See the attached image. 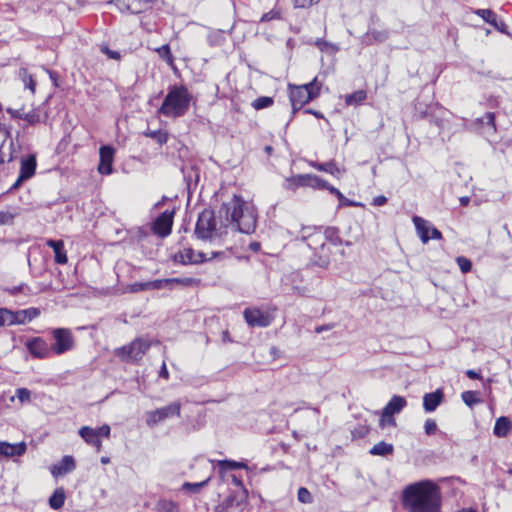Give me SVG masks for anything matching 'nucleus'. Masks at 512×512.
Returning a JSON list of instances; mask_svg holds the SVG:
<instances>
[{"label": "nucleus", "mask_w": 512, "mask_h": 512, "mask_svg": "<svg viewBox=\"0 0 512 512\" xmlns=\"http://www.w3.org/2000/svg\"><path fill=\"white\" fill-rule=\"evenodd\" d=\"M367 98V92L365 90H358L351 94L346 95L345 103L348 106L358 105L364 102Z\"/></svg>", "instance_id": "nucleus-29"}, {"label": "nucleus", "mask_w": 512, "mask_h": 512, "mask_svg": "<svg viewBox=\"0 0 512 512\" xmlns=\"http://www.w3.org/2000/svg\"><path fill=\"white\" fill-rule=\"evenodd\" d=\"M27 446L25 442L10 444L8 442H0V455L6 457L22 456L26 452Z\"/></svg>", "instance_id": "nucleus-20"}, {"label": "nucleus", "mask_w": 512, "mask_h": 512, "mask_svg": "<svg viewBox=\"0 0 512 512\" xmlns=\"http://www.w3.org/2000/svg\"><path fill=\"white\" fill-rule=\"evenodd\" d=\"M319 179L320 177L317 175L304 174L298 175L292 180V182L296 187H311L318 189Z\"/></svg>", "instance_id": "nucleus-26"}, {"label": "nucleus", "mask_w": 512, "mask_h": 512, "mask_svg": "<svg viewBox=\"0 0 512 512\" xmlns=\"http://www.w3.org/2000/svg\"><path fill=\"white\" fill-rule=\"evenodd\" d=\"M173 280V284H179L182 286H198L200 284L199 279L195 278H171Z\"/></svg>", "instance_id": "nucleus-45"}, {"label": "nucleus", "mask_w": 512, "mask_h": 512, "mask_svg": "<svg viewBox=\"0 0 512 512\" xmlns=\"http://www.w3.org/2000/svg\"><path fill=\"white\" fill-rule=\"evenodd\" d=\"M367 37L375 42H384L388 39L389 33L386 30H371L368 32Z\"/></svg>", "instance_id": "nucleus-38"}, {"label": "nucleus", "mask_w": 512, "mask_h": 512, "mask_svg": "<svg viewBox=\"0 0 512 512\" xmlns=\"http://www.w3.org/2000/svg\"><path fill=\"white\" fill-rule=\"evenodd\" d=\"M101 51H102L103 53H105V54H106L110 59H115V60H117V59H119V58H120V54H119V52H117V51H113V50H110L107 46L102 47V48H101Z\"/></svg>", "instance_id": "nucleus-57"}, {"label": "nucleus", "mask_w": 512, "mask_h": 512, "mask_svg": "<svg viewBox=\"0 0 512 512\" xmlns=\"http://www.w3.org/2000/svg\"><path fill=\"white\" fill-rule=\"evenodd\" d=\"M15 397H17L21 404L30 402L31 391L28 390L27 388H18L16 389Z\"/></svg>", "instance_id": "nucleus-41"}, {"label": "nucleus", "mask_w": 512, "mask_h": 512, "mask_svg": "<svg viewBox=\"0 0 512 512\" xmlns=\"http://www.w3.org/2000/svg\"><path fill=\"white\" fill-rule=\"evenodd\" d=\"M324 235L332 244L351 245L359 237V231L352 226H327Z\"/></svg>", "instance_id": "nucleus-4"}, {"label": "nucleus", "mask_w": 512, "mask_h": 512, "mask_svg": "<svg viewBox=\"0 0 512 512\" xmlns=\"http://www.w3.org/2000/svg\"><path fill=\"white\" fill-rule=\"evenodd\" d=\"M304 113L312 114V115H314L318 119H323L324 118V115L321 112L313 110V109H305Z\"/></svg>", "instance_id": "nucleus-63"}, {"label": "nucleus", "mask_w": 512, "mask_h": 512, "mask_svg": "<svg viewBox=\"0 0 512 512\" xmlns=\"http://www.w3.org/2000/svg\"><path fill=\"white\" fill-rule=\"evenodd\" d=\"M54 343L50 346L52 353L62 355L71 351L75 346L73 334L70 329L56 328L51 331Z\"/></svg>", "instance_id": "nucleus-6"}, {"label": "nucleus", "mask_w": 512, "mask_h": 512, "mask_svg": "<svg viewBox=\"0 0 512 512\" xmlns=\"http://www.w3.org/2000/svg\"><path fill=\"white\" fill-rule=\"evenodd\" d=\"M75 469V461L72 456H64L59 464L51 467V473L54 477L65 475Z\"/></svg>", "instance_id": "nucleus-23"}, {"label": "nucleus", "mask_w": 512, "mask_h": 512, "mask_svg": "<svg viewBox=\"0 0 512 512\" xmlns=\"http://www.w3.org/2000/svg\"><path fill=\"white\" fill-rule=\"evenodd\" d=\"M22 120L26 121L29 125H36L37 123H40L43 121L41 108L37 107L29 112H24Z\"/></svg>", "instance_id": "nucleus-31"}, {"label": "nucleus", "mask_w": 512, "mask_h": 512, "mask_svg": "<svg viewBox=\"0 0 512 512\" xmlns=\"http://www.w3.org/2000/svg\"><path fill=\"white\" fill-rule=\"evenodd\" d=\"M407 405V401L403 396L394 395L387 405L382 410V417L380 419V425L382 427L386 425H395L393 415L400 413Z\"/></svg>", "instance_id": "nucleus-8"}, {"label": "nucleus", "mask_w": 512, "mask_h": 512, "mask_svg": "<svg viewBox=\"0 0 512 512\" xmlns=\"http://www.w3.org/2000/svg\"><path fill=\"white\" fill-rule=\"evenodd\" d=\"M329 192H330L331 194H334V195L338 198V200H339L340 204H342V205H347V206L354 205V203H353L352 201L348 200V199H347V198H346V197H345V196H344V195H343V194H342V193H341L337 188H335L334 186H332V185H331V187H329Z\"/></svg>", "instance_id": "nucleus-47"}, {"label": "nucleus", "mask_w": 512, "mask_h": 512, "mask_svg": "<svg viewBox=\"0 0 512 512\" xmlns=\"http://www.w3.org/2000/svg\"><path fill=\"white\" fill-rule=\"evenodd\" d=\"M7 112L11 115L13 119H23L25 111L24 107H21L19 109L8 108Z\"/></svg>", "instance_id": "nucleus-54"}, {"label": "nucleus", "mask_w": 512, "mask_h": 512, "mask_svg": "<svg viewBox=\"0 0 512 512\" xmlns=\"http://www.w3.org/2000/svg\"><path fill=\"white\" fill-rule=\"evenodd\" d=\"M289 97L293 114L300 110L306 103L313 100V94L308 92L304 85H289Z\"/></svg>", "instance_id": "nucleus-10"}, {"label": "nucleus", "mask_w": 512, "mask_h": 512, "mask_svg": "<svg viewBox=\"0 0 512 512\" xmlns=\"http://www.w3.org/2000/svg\"><path fill=\"white\" fill-rule=\"evenodd\" d=\"M226 226H195V235L198 239L211 243H220Z\"/></svg>", "instance_id": "nucleus-12"}, {"label": "nucleus", "mask_w": 512, "mask_h": 512, "mask_svg": "<svg viewBox=\"0 0 512 512\" xmlns=\"http://www.w3.org/2000/svg\"><path fill=\"white\" fill-rule=\"evenodd\" d=\"M476 14L480 16L485 22L492 25L496 30L501 33L509 34L507 31V25L502 21L498 20L495 12L490 9H478Z\"/></svg>", "instance_id": "nucleus-18"}, {"label": "nucleus", "mask_w": 512, "mask_h": 512, "mask_svg": "<svg viewBox=\"0 0 512 512\" xmlns=\"http://www.w3.org/2000/svg\"><path fill=\"white\" fill-rule=\"evenodd\" d=\"M151 343L144 338H136L129 345L123 346L116 351L117 356L126 361H138L150 348Z\"/></svg>", "instance_id": "nucleus-5"}, {"label": "nucleus", "mask_w": 512, "mask_h": 512, "mask_svg": "<svg viewBox=\"0 0 512 512\" xmlns=\"http://www.w3.org/2000/svg\"><path fill=\"white\" fill-rule=\"evenodd\" d=\"M95 430H96V432L98 434L99 439L101 437L109 438V436H110L111 429H110V426L107 425V424H104V425H102L101 427H99L98 429H95Z\"/></svg>", "instance_id": "nucleus-52"}, {"label": "nucleus", "mask_w": 512, "mask_h": 512, "mask_svg": "<svg viewBox=\"0 0 512 512\" xmlns=\"http://www.w3.org/2000/svg\"><path fill=\"white\" fill-rule=\"evenodd\" d=\"M191 100L192 95L185 86H170L159 113L169 118L182 117L187 113Z\"/></svg>", "instance_id": "nucleus-2"}, {"label": "nucleus", "mask_w": 512, "mask_h": 512, "mask_svg": "<svg viewBox=\"0 0 512 512\" xmlns=\"http://www.w3.org/2000/svg\"><path fill=\"white\" fill-rule=\"evenodd\" d=\"M279 17H280L279 13L272 10V11H269V12L263 14V16L261 17V22H267L272 19H277Z\"/></svg>", "instance_id": "nucleus-56"}, {"label": "nucleus", "mask_w": 512, "mask_h": 512, "mask_svg": "<svg viewBox=\"0 0 512 512\" xmlns=\"http://www.w3.org/2000/svg\"><path fill=\"white\" fill-rule=\"evenodd\" d=\"M175 206L169 203L166 206L165 198L154 204L151 216L154 218L150 224H173Z\"/></svg>", "instance_id": "nucleus-9"}, {"label": "nucleus", "mask_w": 512, "mask_h": 512, "mask_svg": "<svg viewBox=\"0 0 512 512\" xmlns=\"http://www.w3.org/2000/svg\"><path fill=\"white\" fill-rule=\"evenodd\" d=\"M444 394L441 390L427 393L423 396V408L426 412H433L442 403Z\"/></svg>", "instance_id": "nucleus-21"}, {"label": "nucleus", "mask_w": 512, "mask_h": 512, "mask_svg": "<svg viewBox=\"0 0 512 512\" xmlns=\"http://www.w3.org/2000/svg\"><path fill=\"white\" fill-rule=\"evenodd\" d=\"M238 229L237 231L239 232H242V233H253L255 231V226H251V225H248V226H237Z\"/></svg>", "instance_id": "nucleus-59"}, {"label": "nucleus", "mask_w": 512, "mask_h": 512, "mask_svg": "<svg viewBox=\"0 0 512 512\" xmlns=\"http://www.w3.org/2000/svg\"><path fill=\"white\" fill-rule=\"evenodd\" d=\"M26 347L29 353L35 358L45 359L52 354L51 347L46 340L41 337H34L27 341Z\"/></svg>", "instance_id": "nucleus-13"}, {"label": "nucleus", "mask_w": 512, "mask_h": 512, "mask_svg": "<svg viewBox=\"0 0 512 512\" xmlns=\"http://www.w3.org/2000/svg\"><path fill=\"white\" fill-rule=\"evenodd\" d=\"M182 404L180 401H175L165 407L148 411L146 413V424L149 427H154L158 423L165 421L169 418L179 417L181 414Z\"/></svg>", "instance_id": "nucleus-7"}, {"label": "nucleus", "mask_w": 512, "mask_h": 512, "mask_svg": "<svg viewBox=\"0 0 512 512\" xmlns=\"http://www.w3.org/2000/svg\"><path fill=\"white\" fill-rule=\"evenodd\" d=\"M511 428V422L507 417H500L496 420L494 434L498 437H505Z\"/></svg>", "instance_id": "nucleus-27"}, {"label": "nucleus", "mask_w": 512, "mask_h": 512, "mask_svg": "<svg viewBox=\"0 0 512 512\" xmlns=\"http://www.w3.org/2000/svg\"><path fill=\"white\" fill-rule=\"evenodd\" d=\"M312 166L319 171H324L332 175H338L340 173L339 168L332 161L327 163H312Z\"/></svg>", "instance_id": "nucleus-35"}, {"label": "nucleus", "mask_w": 512, "mask_h": 512, "mask_svg": "<svg viewBox=\"0 0 512 512\" xmlns=\"http://www.w3.org/2000/svg\"><path fill=\"white\" fill-rule=\"evenodd\" d=\"M173 285V280L169 279H157L153 281H147L146 287L148 290H160L164 288H170Z\"/></svg>", "instance_id": "nucleus-34"}, {"label": "nucleus", "mask_w": 512, "mask_h": 512, "mask_svg": "<svg viewBox=\"0 0 512 512\" xmlns=\"http://www.w3.org/2000/svg\"><path fill=\"white\" fill-rule=\"evenodd\" d=\"M316 45H317V46H318L322 51H323V50H325V49H327V48L335 49V46H334L333 44L328 43V42H326V41H324V40H321V39H318V40L316 41Z\"/></svg>", "instance_id": "nucleus-58"}, {"label": "nucleus", "mask_w": 512, "mask_h": 512, "mask_svg": "<svg viewBox=\"0 0 512 512\" xmlns=\"http://www.w3.org/2000/svg\"><path fill=\"white\" fill-rule=\"evenodd\" d=\"M79 435L87 444L94 446L98 452L101 450L102 442L95 429L89 426H83L79 429Z\"/></svg>", "instance_id": "nucleus-22"}, {"label": "nucleus", "mask_w": 512, "mask_h": 512, "mask_svg": "<svg viewBox=\"0 0 512 512\" xmlns=\"http://www.w3.org/2000/svg\"><path fill=\"white\" fill-rule=\"evenodd\" d=\"M219 214L221 218L231 224H256L257 216L253 206L246 203L240 196L234 195L232 199L222 204Z\"/></svg>", "instance_id": "nucleus-3"}, {"label": "nucleus", "mask_w": 512, "mask_h": 512, "mask_svg": "<svg viewBox=\"0 0 512 512\" xmlns=\"http://www.w3.org/2000/svg\"><path fill=\"white\" fill-rule=\"evenodd\" d=\"M47 246L51 247L55 253V262L58 264H66L68 259L64 251V243L62 240H48Z\"/></svg>", "instance_id": "nucleus-25"}, {"label": "nucleus", "mask_w": 512, "mask_h": 512, "mask_svg": "<svg viewBox=\"0 0 512 512\" xmlns=\"http://www.w3.org/2000/svg\"><path fill=\"white\" fill-rule=\"evenodd\" d=\"M319 2V0H294L295 7L305 8L312 5H315Z\"/></svg>", "instance_id": "nucleus-53"}, {"label": "nucleus", "mask_w": 512, "mask_h": 512, "mask_svg": "<svg viewBox=\"0 0 512 512\" xmlns=\"http://www.w3.org/2000/svg\"><path fill=\"white\" fill-rule=\"evenodd\" d=\"M387 202V198L385 196H377L373 199V205L382 206Z\"/></svg>", "instance_id": "nucleus-60"}, {"label": "nucleus", "mask_w": 512, "mask_h": 512, "mask_svg": "<svg viewBox=\"0 0 512 512\" xmlns=\"http://www.w3.org/2000/svg\"><path fill=\"white\" fill-rule=\"evenodd\" d=\"M416 234L423 244H426L430 239L441 238V232L434 226H416Z\"/></svg>", "instance_id": "nucleus-24"}, {"label": "nucleus", "mask_w": 512, "mask_h": 512, "mask_svg": "<svg viewBox=\"0 0 512 512\" xmlns=\"http://www.w3.org/2000/svg\"><path fill=\"white\" fill-rule=\"evenodd\" d=\"M157 512H178V509L174 503L163 500L158 502Z\"/></svg>", "instance_id": "nucleus-42"}, {"label": "nucleus", "mask_w": 512, "mask_h": 512, "mask_svg": "<svg viewBox=\"0 0 512 512\" xmlns=\"http://www.w3.org/2000/svg\"><path fill=\"white\" fill-rule=\"evenodd\" d=\"M175 260L182 264H198L206 260L201 252H195L191 248H184L175 255Z\"/></svg>", "instance_id": "nucleus-17"}, {"label": "nucleus", "mask_w": 512, "mask_h": 512, "mask_svg": "<svg viewBox=\"0 0 512 512\" xmlns=\"http://www.w3.org/2000/svg\"><path fill=\"white\" fill-rule=\"evenodd\" d=\"M11 326V310L0 308V326Z\"/></svg>", "instance_id": "nucleus-49"}, {"label": "nucleus", "mask_w": 512, "mask_h": 512, "mask_svg": "<svg viewBox=\"0 0 512 512\" xmlns=\"http://www.w3.org/2000/svg\"><path fill=\"white\" fill-rule=\"evenodd\" d=\"M218 466L221 472L233 469L247 468V465L244 462H237L233 460H220L218 461Z\"/></svg>", "instance_id": "nucleus-32"}, {"label": "nucleus", "mask_w": 512, "mask_h": 512, "mask_svg": "<svg viewBox=\"0 0 512 512\" xmlns=\"http://www.w3.org/2000/svg\"><path fill=\"white\" fill-rule=\"evenodd\" d=\"M461 398L463 402L469 407H473L481 402L479 393L476 391H464L461 395Z\"/></svg>", "instance_id": "nucleus-33"}, {"label": "nucleus", "mask_w": 512, "mask_h": 512, "mask_svg": "<svg viewBox=\"0 0 512 512\" xmlns=\"http://www.w3.org/2000/svg\"><path fill=\"white\" fill-rule=\"evenodd\" d=\"M481 124L487 125L492 133L496 132L495 114L492 112L486 113L482 118L478 119Z\"/></svg>", "instance_id": "nucleus-39"}, {"label": "nucleus", "mask_w": 512, "mask_h": 512, "mask_svg": "<svg viewBox=\"0 0 512 512\" xmlns=\"http://www.w3.org/2000/svg\"><path fill=\"white\" fill-rule=\"evenodd\" d=\"M159 376L164 378V379H168L169 378V372H168V369H167V366H166V363L163 362L162 366H161V369H160V372H159Z\"/></svg>", "instance_id": "nucleus-62"}, {"label": "nucleus", "mask_w": 512, "mask_h": 512, "mask_svg": "<svg viewBox=\"0 0 512 512\" xmlns=\"http://www.w3.org/2000/svg\"><path fill=\"white\" fill-rule=\"evenodd\" d=\"M11 220V215L6 212H0V224H4L5 222H8Z\"/></svg>", "instance_id": "nucleus-64"}, {"label": "nucleus", "mask_w": 512, "mask_h": 512, "mask_svg": "<svg viewBox=\"0 0 512 512\" xmlns=\"http://www.w3.org/2000/svg\"><path fill=\"white\" fill-rule=\"evenodd\" d=\"M209 480L210 478L208 477L207 479L197 483L186 482L183 484V488L196 493L199 492L209 482Z\"/></svg>", "instance_id": "nucleus-43"}, {"label": "nucleus", "mask_w": 512, "mask_h": 512, "mask_svg": "<svg viewBox=\"0 0 512 512\" xmlns=\"http://www.w3.org/2000/svg\"><path fill=\"white\" fill-rule=\"evenodd\" d=\"M100 162L98 165V171L100 174L109 175L113 171V160L115 150L109 145H103L100 147Z\"/></svg>", "instance_id": "nucleus-15"}, {"label": "nucleus", "mask_w": 512, "mask_h": 512, "mask_svg": "<svg viewBox=\"0 0 512 512\" xmlns=\"http://www.w3.org/2000/svg\"><path fill=\"white\" fill-rule=\"evenodd\" d=\"M155 51L157 52L161 59L167 62V64H173L174 59L171 54L170 46L168 44H164L161 47L156 48Z\"/></svg>", "instance_id": "nucleus-36"}, {"label": "nucleus", "mask_w": 512, "mask_h": 512, "mask_svg": "<svg viewBox=\"0 0 512 512\" xmlns=\"http://www.w3.org/2000/svg\"><path fill=\"white\" fill-rule=\"evenodd\" d=\"M456 262H457L461 272L464 273V274L468 273L471 270V268H472L471 261L468 258L464 257V256H458L456 258Z\"/></svg>", "instance_id": "nucleus-44"}, {"label": "nucleus", "mask_w": 512, "mask_h": 512, "mask_svg": "<svg viewBox=\"0 0 512 512\" xmlns=\"http://www.w3.org/2000/svg\"><path fill=\"white\" fill-rule=\"evenodd\" d=\"M273 102L274 100L272 97L261 96L252 102V107L256 110H261L270 107L273 104Z\"/></svg>", "instance_id": "nucleus-37"}, {"label": "nucleus", "mask_w": 512, "mask_h": 512, "mask_svg": "<svg viewBox=\"0 0 512 512\" xmlns=\"http://www.w3.org/2000/svg\"><path fill=\"white\" fill-rule=\"evenodd\" d=\"M155 0H114L115 5L121 12L138 14L143 12Z\"/></svg>", "instance_id": "nucleus-14"}, {"label": "nucleus", "mask_w": 512, "mask_h": 512, "mask_svg": "<svg viewBox=\"0 0 512 512\" xmlns=\"http://www.w3.org/2000/svg\"><path fill=\"white\" fill-rule=\"evenodd\" d=\"M149 135L156 139L159 144H164L167 141L166 134L162 133L161 131H152Z\"/></svg>", "instance_id": "nucleus-55"}, {"label": "nucleus", "mask_w": 512, "mask_h": 512, "mask_svg": "<svg viewBox=\"0 0 512 512\" xmlns=\"http://www.w3.org/2000/svg\"><path fill=\"white\" fill-rule=\"evenodd\" d=\"M244 318L251 327H267L273 321V316L259 308H246L244 310Z\"/></svg>", "instance_id": "nucleus-11"}, {"label": "nucleus", "mask_w": 512, "mask_h": 512, "mask_svg": "<svg viewBox=\"0 0 512 512\" xmlns=\"http://www.w3.org/2000/svg\"><path fill=\"white\" fill-rule=\"evenodd\" d=\"M441 490L431 480L408 485L402 493L403 506L408 512H440Z\"/></svg>", "instance_id": "nucleus-1"}, {"label": "nucleus", "mask_w": 512, "mask_h": 512, "mask_svg": "<svg viewBox=\"0 0 512 512\" xmlns=\"http://www.w3.org/2000/svg\"><path fill=\"white\" fill-rule=\"evenodd\" d=\"M297 499L299 502L304 504H309L312 503L313 501L311 493L305 487H301L298 489Z\"/></svg>", "instance_id": "nucleus-40"}, {"label": "nucleus", "mask_w": 512, "mask_h": 512, "mask_svg": "<svg viewBox=\"0 0 512 512\" xmlns=\"http://www.w3.org/2000/svg\"><path fill=\"white\" fill-rule=\"evenodd\" d=\"M25 86L32 92L34 93L35 92V87H36V82L34 81V79L29 76L28 78V81L25 82Z\"/></svg>", "instance_id": "nucleus-61"}, {"label": "nucleus", "mask_w": 512, "mask_h": 512, "mask_svg": "<svg viewBox=\"0 0 512 512\" xmlns=\"http://www.w3.org/2000/svg\"><path fill=\"white\" fill-rule=\"evenodd\" d=\"M392 452H393V445L386 443L384 441L375 444L370 450V453L372 455H379V456H386V455L392 454Z\"/></svg>", "instance_id": "nucleus-30"}, {"label": "nucleus", "mask_w": 512, "mask_h": 512, "mask_svg": "<svg viewBox=\"0 0 512 512\" xmlns=\"http://www.w3.org/2000/svg\"><path fill=\"white\" fill-rule=\"evenodd\" d=\"M65 491L62 487L57 488L49 498V505L53 509H60L65 502Z\"/></svg>", "instance_id": "nucleus-28"}, {"label": "nucleus", "mask_w": 512, "mask_h": 512, "mask_svg": "<svg viewBox=\"0 0 512 512\" xmlns=\"http://www.w3.org/2000/svg\"><path fill=\"white\" fill-rule=\"evenodd\" d=\"M36 166L37 162L36 156L34 154L22 157L19 172V182H23L31 178L35 174Z\"/></svg>", "instance_id": "nucleus-16"}, {"label": "nucleus", "mask_w": 512, "mask_h": 512, "mask_svg": "<svg viewBox=\"0 0 512 512\" xmlns=\"http://www.w3.org/2000/svg\"><path fill=\"white\" fill-rule=\"evenodd\" d=\"M424 430L427 435H433L437 431V424L433 419H427L424 424Z\"/></svg>", "instance_id": "nucleus-51"}, {"label": "nucleus", "mask_w": 512, "mask_h": 512, "mask_svg": "<svg viewBox=\"0 0 512 512\" xmlns=\"http://www.w3.org/2000/svg\"><path fill=\"white\" fill-rule=\"evenodd\" d=\"M39 315L40 310L34 307L15 312L11 311V325L25 324L37 318Z\"/></svg>", "instance_id": "nucleus-19"}, {"label": "nucleus", "mask_w": 512, "mask_h": 512, "mask_svg": "<svg viewBox=\"0 0 512 512\" xmlns=\"http://www.w3.org/2000/svg\"><path fill=\"white\" fill-rule=\"evenodd\" d=\"M146 285H147V282H136V283L130 284L126 288V291L130 292V293H137L140 291H145V290H148V287H146Z\"/></svg>", "instance_id": "nucleus-50"}, {"label": "nucleus", "mask_w": 512, "mask_h": 512, "mask_svg": "<svg viewBox=\"0 0 512 512\" xmlns=\"http://www.w3.org/2000/svg\"><path fill=\"white\" fill-rule=\"evenodd\" d=\"M307 87L308 92L313 94V99L317 98L320 93V84L318 83L317 77H315L311 82L304 84Z\"/></svg>", "instance_id": "nucleus-48"}, {"label": "nucleus", "mask_w": 512, "mask_h": 512, "mask_svg": "<svg viewBox=\"0 0 512 512\" xmlns=\"http://www.w3.org/2000/svg\"><path fill=\"white\" fill-rule=\"evenodd\" d=\"M153 234L161 238L167 237L171 234L172 226H150Z\"/></svg>", "instance_id": "nucleus-46"}]
</instances>
